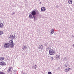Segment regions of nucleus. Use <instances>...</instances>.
Masks as SVG:
<instances>
[{
    "instance_id": "12",
    "label": "nucleus",
    "mask_w": 74,
    "mask_h": 74,
    "mask_svg": "<svg viewBox=\"0 0 74 74\" xmlns=\"http://www.w3.org/2000/svg\"><path fill=\"white\" fill-rule=\"evenodd\" d=\"M56 59L57 60H58V59L59 60L60 59V57H59V56L58 55H56Z\"/></svg>"
},
{
    "instance_id": "25",
    "label": "nucleus",
    "mask_w": 74,
    "mask_h": 74,
    "mask_svg": "<svg viewBox=\"0 0 74 74\" xmlns=\"http://www.w3.org/2000/svg\"><path fill=\"white\" fill-rule=\"evenodd\" d=\"M52 30H53V32H54V29H53L52 30L51 29V31H52Z\"/></svg>"
},
{
    "instance_id": "3",
    "label": "nucleus",
    "mask_w": 74,
    "mask_h": 74,
    "mask_svg": "<svg viewBox=\"0 0 74 74\" xmlns=\"http://www.w3.org/2000/svg\"><path fill=\"white\" fill-rule=\"evenodd\" d=\"M49 53L50 55H53L55 54V51L52 49H51L49 50Z\"/></svg>"
},
{
    "instance_id": "28",
    "label": "nucleus",
    "mask_w": 74,
    "mask_h": 74,
    "mask_svg": "<svg viewBox=\"0 0 74 74\" xmlns=\"http://www.w3.org/2000/svg\"><path fill=\"white\" fill-rule=\"evenodd\" d=\"M22 74H27L26 73H23Z\"/></svg>"
},
{
    "instance_id": "26",
    "label": "nucleus",
    "mask_w": 74,
    "mask_h": 74,
    "mask_svg": "<svg viewBox=\"0 0 74 74\" xmlns=\"http://www.w3.org/2000/svg\"><path fill=\"white\" fill-rule=\"evenodd\" d=\"M14 14H15V12H13V13H12V15H14Z\"/></svg>"
},
{
    "instance_id": "7",
    "label": "nucleus",
    "mask_w": 74,
    "mask_h": 74,
    "mask_svg": "<svg viewBox=\"0 0 74 74\" xmlns=\"http://www.w3.org/2000/svg\"><path fill=\"white\" fill-rule=\"evenodd\" d=\"M39 49H43L44 48V46L42 45H40L39 46Z\"/></svg>"
},
{
    "instance_id": "4",
    "label": "nucleus",
    "mask_w": 74,
    "mask_h": 74,
    "mask_svg": "<svg viewBox=\"0 0 74 74\" xmlns=\"http://www.w3.org/2000/svg\"><path fill=\"white\" fill-rule=\"evenodd\" d=\"M0 65L2 66H6V64L5 63V62L2 61L0 62Z\"/></svg>"
},
{
    "instance_id": "23",
    "label": "nucleus",
    "mask_w": 74,
    "mask_h": 74,
    "mask_svg": "<svg viewBox=\"0 0 74 74\" xmlns=\"http://www.w3.org/2000/svg\"><path fill=\"white\" fill-rule=\"evenodd\" d=\"M48 74H52V73L51 72H49L48 73Z\"/></svg>"
},
{
    "instance_id": "15",
    "label": "nucleus",
    "mask_w": 74,
    "mask_h": 74,
    "mask_svg": "<svg viewBox=\"0 0 74 74\" xmlns=\"http://www.w3.org/2000/svg\"><path fill=\"white\" fill-rule=\"evenodd\" d=\"M4 60V57H0V60L3 61V60Z\"/></svg>"
},
{
    "instance_id": "14",
    "label": "nucleus",
    "mask_w": 74,
    "mask_h": 74,
    "mask_svg": "<svg viewBox=\"0 0 74 74\" xmlns=\"http://www.w3.org/2000/svg\"><path fill=\"white\" fill-rule=\"evenodd\" d=\"M29 16L30 19H33V16H32V14H30L29 15Z\"/></svg>"
},
{
    "instance_id": "1",
    "label": "nucleus",
    "mask_w": 74,
    "mask_h": 74,
    "mask_svg": "<svg viewBox=\"0 0 74 74\" xmlns=\"http://www.w3.org/2000/svg\"><path fill=\"white\" fill-rule=\"evenodd\" d=\"M15 44H14L13 42V40H10L8 43H6L4 44V47L5 48H13V47L14 46Z\"/></svg>"
},
{
    "instance_id": "32",
    "label": "nucleus",
    "mask_w": 74,
    "mask_h": 74,
    "mask_svg": "<svg viewBox=\"0 0 74 74\" xmlns=\"http://www.w3.org/2000/svg\"><path fill=\"white\" fill-rule=\"evenodd\" d=\"M1 1V0H0Z\"/></svg>"
},
{
    "instance_id": "22",
    "label": "nucleus",
    "mask_w": 74,
    "mask_h": 74,
    "mask_svg": "<svg viewBox=\"0 0 74 74\" xmlns=\"http://www.w3.org/2000/svg\"><path fill=\"white\" fill-rule=\"evenodd\" d=\"M50 33H51V34H53V33H54V32L53 31H52L50 32Z\"/></svg>"
},
{
    "instance_id": "17",
    "label": "nucleus",
    "mask_w": 74,
    "mask_h": 74,
    "mask_svg": "<svg viewBox=\"0 0 74 74\" xmlns=\"http://www.w3.org/2000/svg\"><path fill=\"white\" fill-rule=\"evenodd\" d=\"M33 18H34V21H35L36 20V16H33Z\"/></svg>"
},
{
    "instance_id": "2",
    "label": "nucleus",
    "mask_w": 74,
    "mask_h": 74,
    "mask_svg": "<svg viewBox=\"0 0 74 74\" xmlns=\"http://www.w3.org/2000/svg\"><path fill=\"white\" fill-rule=\"evenodd\" d=\"M9 38H11V40H15V38H16L17 37H16V36L15 34L12 35L11 34L10 35Z\"/></svg>"
},
{
    "instance_id": "27",
    "label": "nucleus",
    "mask_w": 74,
    "mask_h": 74,
    "mask_svg": "<svg viewBox=\"0 0 74 74\" xmlns=\"http://www.w3.org/2000/svg\"><path fill=\"white\" fill-rule=\"evenodd\" d=\"M39 4H41V2H40Z\"/></svg>"
},
{
    "instance_id": "30",
    "label": "nucleus",
    "mask_w": 74,
    "mask_h": 74,
    "mask_svg": "<svg viewBox=\"0 0 74 74\" xmlns=\"http://www.w3.org/2000/svg\"><path fill=\"white\" fill-rule=\"evenodd\" d=\"M67 65H66V66H65L66 67H67Z\"/></svg>"
},
{
    "instance_id": "8",
    "label": "nucleus",
    "mask_w": 74,
    "mask_h": 74,
    "mask_svg": "<svg viewBox=\"0 0 74 74\" xmlns=\"http://www.w3.org/2000/svg\"><path fill=\"white\" fill-rule=\"evenodd\" d=\"M46 10V9H45V7H42L41 8V11H43V12L45 11Z\"/></svg>"
},
{
    "instance_id": "31",
    "label": "nucleus",
    "mask_w": 74,
    "mask_h": 74,
    "mask_svg": "<svg viewBox=\"0 0 74 74\" xmlns=\"http://www.w3.org/2000/svg\"><path fill=\"white\" fill-rule=\"evenodd\" d=\"M25 1H27V0H25Z\"/></svg>"
},
{
    "instance_id": "19",
    "label": "nucleus",
    "mask_w": 74,
    "mask_h": 74,
    "mask_svg": "<svg viewBox=\"0 0 74 74\" xmlns=\"http://www.w3.org/2000/svg\"><path fill=\"white\" fill-rule=\"evenodd\" d=\"M0 74H5V73L3 72H1L0 73Z\"/></svg>"
},
{
    "instance_id": "10",
    "label": "nucleus",
    "mask_w": 74,
    "mask_h": 74,
    "mask_svg": "<svg viewBox=\"0 0 74 74\" xmlns=\"http://www.w3.org/2000/svg\"><path fill=\"white\" fill-rule=\"evenodd\" d=\"M22 48L23 50H24V49H27V47L23 45Z\"/></svg>"
},
{
    "instance_id": "18",
    "label": "nucleus",
    "mask_w": 74,
    "mask_h": 74,
    "mask_svg": "<svg viewBox=\"0 0 74 74\" xmlns=\"http://www.w3.org/2000/svg\"><path fill=\"white\" fill-rule=\"evenodd\" d=\"M34 69H36V67H37V66H36V65H34Z\"/></svg>"
},
{
    "instance_id": "9",
    "label": "nucleus",
    "mask_w": 74,
    "mask_h": 74,
    "mask_svg": "<svg viewBox=\"0 0 74 74\" xmlns=\"http://www.w3.org/2000/svg\"><path fill=\"white\" fill-rule=\"evenodd\" d=\"M71 70V68H70L69 69H65L64 70V71L65 72H68V71H70V70Z\"/></svg>"
},
{
    "instance_id": "11",
    "label": "nucleus",
    "mask_w": 74,
    "mask_h": 74,
    "mask_svg": "<svg viewBox=\"0 0 74 74\" xmlns=\"http://www.w3.org/2000/svg\"><path fill=\"white\" fill-rule=\"evenodd\" d=\"M3 26H4V25H3V23H0V28H2V27H3Z\"/></svg>"
},
{
    "instance_id": "6",
    "label": "nucleus",
    "mask_w": 74,
    "mask_h": 74,
    "mask_svg": "<svg viewBox=\"0 0 74 74\" xmlns=\"http://www.w3.org/2000/svg\"><path fill=\"white\" fill-rule=\"evenodd\" d=\"M12 69V67H9L7 71L8 73H10L11 71V70Z\"/></svg>"
},
{
    "instance_id": "13",
    "label": "nucleus",
    "mask_w": 74,
    "mask_h": 74,
    "mask_svg": "<svg viewBox=\"0 0 74 74\" xmlns=\"http://www.w3.org/2000/svg\"><path fill=\"white\" fill-rule=\"evenodd\" d=\"M72 0H69L68 1V3L70 4H72Z\"/></svg>"
},
{
    "instance_id": "29",
    "label": "nucleus",
    "mask_w": 74,
    "mask_h": 74,
    "mask_svg": "<svg viewBox=\"0 0 74 74\" xmlns=\"http://www.w3.org/2000/svg\"><path fill=\"white\" fill-rule=\"evenodd\" d=\"M64 59H66V57H65V58H64Z\"/></svg>"
},
{
    "instance_id": "16",
    "label": "nucleus",
    "mask_w": 74,
    "mask_h": 74,
    "mask_svg": "<svg viewBox=\"0 0 74 74\" xmlns=\"http://www.w3.org/2000/svg\"><path fill=\"white\" fill-rule=\"evenodd\" d=\"M3 34V32L2 31H0V35H1Z\"/></svg>"
},
{
    "instance_id": "5",
    "label": "nucleus",
    "mask_w": 74,
    "mask_h": 74,
    "mask_svg": "<svg viewBox=\"0 0 74 74\" xmlns=\"http://www.w3.org/2000/svg\"><path fill=\"white\" fill-rule=\"evenodd\" d=\"M31 14L33 16H35L36 15V12L35 11H32Z\"/></svg>"
},
{
    "instance_id": "21",
    "label": "nucleus",
    "mask_w": 74,
    "mask_h": 74,
    "mask_svg": "<svg viewBox=\"0 0 74 74\" xmlns=\"http://www.w3.org/2000/svg\"><path fill=\"white\" fill-rule=\"evenodd\" d=\"M49 49V47H47V48L46 49V51H48Z\"/></svg>"
},
{
    "instance_id": "20",
    "label": "nucleus",
    "mask_w": 74,
    "mask_h": 74,
    "mask_svg": "<svg viewBox=\"0 0 74 74\" xmlns=\"http://www.w3.org/2000/svg\"><path fill=\"white\" fill-rule=\"evenodd\" d=\"M51 60H53V57L52 56H51Z\"/></svg>"
},
{
    "instance_id": "24",
    "label": "nucleus",
    "mask_w": 74,
    "mask_h": 74,
    "mask_svg": "<svg viewBox=\"0 0 74 74\" xmlns=\"http://www.w3.org/2000/svg\"><path fill=\"white\" fill-rule=\"evenodd\" d=\"M72 37L73 38H74V35H73L72 36Z\"/></svg>"
}]
</instances>
